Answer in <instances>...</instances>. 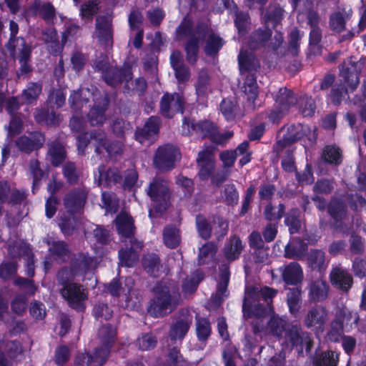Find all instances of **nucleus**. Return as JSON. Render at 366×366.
Here are the masks:
<instances>
[{
    "label": "nucleus",
    "mask_w": 366,
    "mask_h": 366,
    "mask_svg": "<svg viewBox=\"0 0 366 366\" xmlns=\"http://www.w3.org/2000/svg\"><path fill=\"white\" fill-rule=\"evenodd\" d=\"M285 204L280 203L276 211V207L269 202L264 207L263 212L264 218L270 222H278L285 216Z\"/></svg>",
    "instance_id": "8fccbe9b"
},
{
    "label": "nucleus",
    "mask_w": 366,
    "mask_h": 366,
    "mask_svg": "<svg viewBox=\"0 0 366 366\" xmlns=\"http://www.w3.org/2000/svg\"><path fill=\"white\" fill-rule=\"evenodd\" d=\"M191 321L188 318H179L170 326L169 337L172 342H182L189 330Z\"/></svg>",
    "instance_id": "c85d7f7f"
},
{
    "label": "nucleus",
    "mask_w": 366,
    "mask_h": 366,
    "mask_svg": "<svg viewBox=\"0 0 366 366\" xmlns=\"http://www.w3.org/2000/svg\"><path fill=\"white\" fill-rule=\"evenodd\" d=\"M299 112L304 117H311L315 114L316 104L314 99L307 95L300 96L297 99L296 104Z\"/></svg>",
    "instance_id": "de8ad7c7"
},
{
    "label": "nucleus",
    "mask_w": 366,
    "mask_h": 366,
    "mask_svg": "<svg viewBox=\"0 0 366 366\" xmlns=\"http://www.w3.org/2000/svg\"><path fill=\"white\" fill-rule=\"evenodd\" d=\"M48 154L50 157V163L54 167L61 165L66 158L64 147L56 142H54L49 145Z\"/></svg>",
    "instance_id": "58836bf2"
},
{
    "label": "nucleus",
    "mask_w": 366,
    "mask_h": 366,
    "mask_svg": "<svg viewBox=\"0 0 366 366\" xmlns=\"http://www.w3.org/2000/svg\"><path fill=\"white\" fill-rule=\"evenodd\" d=\"M180 157L179 149L172 144L159 146L154 156V165L160 172H168L175 167V162Z\"/></svg>",
    "instance_id": "1a4fd4ad"
},
{
    "label": "nucleus",
    "mask_w": 366,
    "mask_h": 366,
    "mask_svg": "<svg viewBox=\"0 0 366 366\" xmlns=\"http://www.w3.org/2000/svg\"><path fill=\"white\" fill-rule=\"evenodd\" d=\"M302 290L298 287L290 288L287 294V304L290 312L295 317L299 313L302 305Z\"/></svg>",
    "instance_id": "79ce46f5"
},
{
    "label": "nucleus",
    "mask_w": 366,
    "mask_h": 366,
    "mask_svg": "<svg viewBox=\"0 0 366 366\" xmlns=\"http://www.w3.org/2000/svg\"><path fill=\"white\" fill-rule=\"evenodd\" d=\"M322 31L320 28L311 29L309 34V48L310 53L315 56L321 55L322 46L321 45Z\"/></svg>",
    "instance_id": "680f3d73"
},
{
    "label": "nucleus",
    "mask_w": 366,
    "mask_h": 366,
    "mask_svg": "<svg viewBox=\"0 0 366 366\" xmlns=\"http://www.w3.org/2000/svg\"><path fill=\"white\" fill-rule=\"evenodd\" d=\"M66 40V34H64L62 37V43L61 44L56 36V31L54 29L46 40L49 52L54 56L60 55L64 47V43Z\"/></svg>",
    "instance_id": "603ef678"
},
{
    "label": "nucleus",
    "mask_w": 366,
    "mask_h": 366,
    "mask_svg": "<svg viewBox=\"0 0 366 366\" xmlns=\"http://www.w3.org/2000/svg\"><path fill=\"white\" fill-rule=\"evenodd\" d=\"M285 11L284 8L279 4H271L269 6L261 11L262 22L264 25L274 29L276 27L282 24L285 18Z\"/></svg>",
    "instance_id": "f3484780"
},
{
    "label": "nucleus",
    "mask_w": 366,
    "mask_h": 366,
    "mask_svg": "<svg viewBox=\"0 0 366 366\" xmlns=\"http://www.w3.org/2000/svg\"><path fill=\"white\" fill-rule=\"evenodd\" d=\"M220 111L227 121H232L235 119L238 104L234 99H223L219 105Z\"/></svg>",
    "instance_id": "bf43d9fd"
},
{
    "label": "nucleus",
    "mask_w": 366,
    "mask_h": 366,
    "mask_svg": "<svg viewBox=\"0 0 366 366\" xmlns=\"http://www.w3.org/2000/svg\"><path fill=\"white\" fill-rule=\"evenodd\" d=\"M216 127L217 125L209 120L196 121L184 117L182 120V134L187 137L194 135L200 140L209 139L211 141Z\"/></svg>",
    "instance_id": "0eeeda50"
},
{
    "label": "nucleus",
    "mask_w": 366,
    "mask_h": 366,
    "mask_svg": "<svg viewBox=\"0 0 366 366\" xmlns=\"http://www.w3.org/2000/svg\"><path fill=\"white\" fill-rule=\"evenodd\" d=\"M62 174L68 184L74 185L78 184L79 180V173L76 170L74 162H67L62 168Z\"/></svg>",
    "instance_id": "0e129e2a"
},
{
    "label": "nucleus",
    "mask_w": 366,
    "mask_h": 366,
    "mask_svg": "<svg viewBox=\"0 0 366 366\" xmlns=\"http://www.w3.org/2000/svg\"><path fill=\"white\" fill-rule=\"evenodd\" d=\"M305 325L307 328L322 327L325 323L324 310L320 307L311 308L304 320Z\"/></svg>",
    "instance_id": "37998d69"
},
{
    "label": "nucleus",
    "mask_w": 366,
    "mask_h": 366,
    "mask_svg": "<svg viewBox=\"0 0 366 366\" xmlns=\"http://www.w3.org/2000/svg\"><path fill=\"white\" fill-rule=\"evenodd\" d=\"M360 317L357 312L350 310L347 307H343L339 312L337 322L341 328H343L344 326L347 328H352L353 326H357Z\"/></svg>",
    "instance_id": "c03bdc74"
},
{
    "label": "nucleus",
    "mask_w": 366,
    "mask_h": 366,
    "mask_svg": "<svg viewBox=\"0 0 366 366\" xmlns=\"http://www.w3.org/2000/svg\"><path fill=\"white\" fill-rule=\"evenodd\" d=\"M353 56H350L348 65L343 64L340 69V76L342 78L344 83L346 84L352 90L356 89L359 84L358 74L360 69L357 68V62L352 61Z\"/></svg>",
    "instance_id": "6ab92c4d"
},
{
    "label": "nucleus",
    "mask_w": 366,
    "mask_h": 366,
    "mask_svg": "<svg viewBox=\"0 0 366 366\" xmlns=\"http://www.w3.org/2000/svg\"><path fill=\"white\" fill-rule=\"evenodd\" d=\"M98 181L99 184L104 182L106 186L110 187L122 181V175L117 168H109L106 170L104 165H100L98 167Z\"/></svg>",
    "instance_id": "7c9ffc66"
},
{
    "label": "nucleus",
    "mask_w": 366,
    "mask_h": 366,
    "mask_svg": "<svg viewBox=\"0 0 366 366\" xmlns=\"http://www.w3.org/2000/svg\"><path fill=\"white\" fill-rule=\"evenodd\" d=\"M44 142V137L41 134L34 136L33 139L23 135L17 139L16 145L21 152L30 154L33 151L40 149L43 146Z\"/></svg>",
    "instance_id": "b1692460"
},
{
    "label": "nucleus",
    "mask_w": 366,
    "mask_h": 366,
    "mask_svg": "<svg viewBox=\"0 0 366 366\" xmlns=\"http://www.w3.org/2000/svg\"><path fill=\"white\" fill-rule=\"evenodd\" d=\"M61 294L71 308L79 312L85 310L84 302L87 299V295L80 284L71 283L66 287H62Z\"/></svg>",
    "instance_id": "9b49d317"
},
{
    "label": "nucleus",
    "mask_w": 366,
    "mask_h": 366,
    "mask_svg": "<svg viewBox=\"0 0 366 366\" xmlns=\"http://www.w3.org/2000/svg\"><path fill=\"white\" fill-rule=\"evenodd\" d=\"M283 282L287 285L297 286L303 280V271L299 263L292 262L280 267Z\"/></svg>",
    "instance_id": "dca6fc26"
},
{
    "label": "nucleus",
    "mask_w": 366,
    "mask_h": 366,
    "mask_svg": "<svg viewBox=\"0 0 366 366\" xmlns=\"http://www.w3.org/2000/svg\"><path fill=\"white\" fill-rule=\"evenodd\" d=\"M129 81L125 82L123 86V92L124 94L132 96L137 94L139 96H143L147 89V82L144 77L139 76L132 81V86L129 84Z\"/></svg>",
    "instance_id": "3c124183"
},
{
    "label": "nucleus",
    "mask_w": 366,
    "mask_h": 366,
    "mask_svg": "<svg viewBox=\"0 0 366 366\" xmlns=\"http://www.w3.org/2000/svg\"><path fill=\"white\" fill-rule=\"evenodd\" d=\"M320 160L325 164L337 167L343 161L342 151L336 144L325 145L320 154Z\"/></svg>",
    "instance_id": "5701e85b"
},
{
    "label": "nucleus",
    "mask_w": 366,
    "mask_h": 366,
    "mask_svg": "<svg viewBox=\"0 0 366 366\" xmlns=\"http://www.w3.org/2000/svg\"><path fill=\"white\" fill-rule=\"evenodd\" d=\"M186 99L183 94L179 92L163 94L159 102V113L167 119H172L175 114H184Z\"/></svg>",
    "instance_id": "6e6552de"
},
{
    "label": "nucleus",
    "mask_w": 366,
    "mask_h": 366,
    "mask_svg": "<svg viewBox=\"0 0 366 366\" xmlns=\"http://www.w3.org/2000/svg\"><path fill=\"white\" fill-rule=\"evenodd\" d=\"M42 91V85L37 82H30L24 89L21 98L27 104H31L37 100Z\"/></svg>",
    "instance_id": "6e6d98bb"
},
{
    "label": "nucleus",
    "mask_w": 366,
    "mask_h": 366,
    "mask_svg": "<svg viewBox=\"0 0 366 366\" xmlns=\"http://www.w3.org/2000/svg\"><path fill=\"white\" fill-rule=\"evenodd\" d=\"M284 338L287 343L295 348L300 356L304 355V347L307 354H310L314 346L312 335L303 331L300 324L289 323L284 333Z\"/></svg>",
    "instance_id": "423d86ee"
},
{
    "label": "nucleus",
    "mask_w": 366,
    "mask_h": 366,
    "mask_svg": "<svg viewBox=\"0 0 366 366\" xmlns=\"http://www.w3.org/2000/svg\"><path fill=\"white\" fill-rule=\"evenodd\" d=\"M308 266L312 270L321 272L326 269L325 253L322 249H312L307 255Z\"/></svg>",
    "instance_id": "a18cd8bd"
},
{
    "label": "nucleus",
    "mask_w": 366,
    "mask_h": 366,
    "mask_svg": "<svg viewBox=\"0 0 366 366\" xmlns=\"http://www.w3.org/2000/svg\"><path fill=\"white\" fill-rule=\"evenodd\" d=\"M234 16V23L239 35H244L247 33L250 17L247 12L237 10L233 14Z\"/></svg>",
    "instance_id": "e2e57ef3"
},
{
    "label": "nucleus",
    "mask_w": 366,
    "mask_h": 366,
    "mask_svg": "<svg viewBox=\"0 0 366 366\" xmlns=\"http://www.w3.org/2000/svg\"><path fill=\"white\" fill-rule=\"evenodd\" d=\"M116 229L123 237H130L134 234V221L132 216L126 213L119 214L115 219Z\"/></svg>",
    "instance_id": "393cba45"
},
{
    "label": "nucleus",
    "mask_w": 366,
    "mask_h": 366,
    "mask_svg": "<svg viewBox=\"0 0 366 366\" xmlns=\"http://www.w3.org/2000/svg\"><path fill=\"white\" fill-rule=\"evenodd\" d=\"M199 167L198 177L202 181L207 180L215 168V162L212 157V152L208 149L199 151L196 159Z\"/></svg>",
    "instance_id": "2eb2a0df"
},
{
    "label": "nucleus",
    "mask_w": 366,
    "mask_h": 366,
    "mask_svg": "<svg viewBox=\"0 0 366 366\" xmlns=\"http://www.w3.org/2000/svg\"><path fill=\"white\" fill-rule=\"evenodd\" d=\"M93 258L88 254L78 252L71 257L69 267L77 276H84L89 270Z\"/></svg>",
    "instance_id": "412c9836"
},
{
    "label": "nucleus",
    "mask_w": 366,
    "mask_h": 366,
    "mask_svg": "<svg viewBox=\"0 0 366 366\" xmlns=\"http://www.w3.org/2000/svg\"><path fill=\"white\" fill-rule=\"evenodd\" d=\"M89 189L84 187H74L67 192L63 197V204L68 214H81L86 205Z\"/></svg>",
    "instance_id": "9d476101"
},
{
    "label": "nucleus",
    "mask_w": 366,
    "mask_h": 366,
    "mask_svg": "<svg viewBox=\"0 0 366 366\" xmlns=\"http://www.w3.org/2000/svg\"><path fill=\"white\" fill-rule=\"evenodd\" d=\"M244 248V244L242 243L240 237L238 235L234 234L225 243L223 248V254L227 260L233 262L239 258Z\"/></svg>",
    "instance_id": "4be33fe9"
},
{
    "label": "nucleus",
    "mask_w": 366,
    "mask_h": 366,
    "mask_svg": "<svg viewBox=\"0 0 366 366\" xmlns=\"http://www.w3.org/2000/svg\"><path fill=\"white\" fill-rule=\"evenodd\" d=\"M118 256L120 264L127 267H134L139 261V253L132 248H122Z\"/></svg>",
    "instance_id": "5fc2aeb1"
},
{
    "label": "nucleus",
    "mask_w": 366,
    "mask_h": 366,
    "mask_svg": "<svg viewBox=\"0 0 366 366\" xmlns=\"http://www.w3.org/2000/svg\"><path fill=\"white\" fill-rule=\"evenodd\" d=\"M35 121L41 125L57 126L59 124V115L53 108L38 109L34 114Z\"/></svg>",
    "instance_id": "473e14b6"
},
{
    "label": "nucleus",
    "mask_w": 366,
    "mask_h": 366,
    "mask_svg": "<svg viewBox=\"0 0 366 366\" xmlns=\"http://www.w3.org/2000/svg\"><path fill=\"white\" fill-rule=\"evenodd\" d=\"M327 212L334 219L335 225L339 227L347 214L346 205L340 200L331 201L327 205Z\"/></svg>",
    "instance_id": "e433bc0d"
},
{
    "label": "nucleus",
    "mask_w": 366,
    "mask_h": 366,
    "mask_svg": "<svg viewBox=\"0 0 366 366\" xmlns=\"http://www.w3.org/2000/svg\"><path fill=\"white\" fill-rule=\"evenodd\" d=\"M10 37L6 44V48L9 53L10 56L13 59H16L17 55V49L24 47V46H29L26 44V40L23 37H17L16 35L19 32L18 24L11 20L9 22Z\"/></svg>",
    "instance_id": "aec40b11"
},
{
    "label": "nucleus",
    "mask_w": 366,
    "mask_h": 366,
    "mask_svg": "<svg viewBox=\"0 0 366 366\" xmlns=\"http://www.w3.org/2000/svg\"><path fill=\"white\" fill-rule=\"evenodd\" d=\"M285 134L292 143H295L304 137H307L310 144L312 145L316 144L317 139L316 129L312 131L307 124L301 123L292 124L289 126Z\"/></svg>",
    "instance_id": "ddd939ff"
},
{
    "label": "nucleus",
    "mask_w": 366,
    "mask_h": 366,
    "mask_svg": "<svg viewBox=\"0 0 366 366\" xmlns=\"http://www.w3.org/2000/svg\"><path fill=\"white\" fill-rule=\"evenodd\" d=\"M332 285L340 290L347 292L352 287L354 281L352 274L341 268H335L330 274Z\"/></svg>",
    "instance_id": "a211bd4d"
},
{
    "label": "nucleus",
    "mask_w": 366,
    "mask_h": 366,
    "mask_svg": "<svg viewBox=\"0 0 366 366\" xmlns=\"http://www.w3.org/2000/svg\"><path fill=\"white\" fill-rule=\"evenodd\" d=\"M285 224L288 227L290 234L299 233L301 229L300 211L298 208H292L285 214Z\"/></svg>",
    "instance_id": "49530a36"
},
{
    "label": "nucleus",
    "mask_w": 366,
    "mask_h": 366,
    "mask_svg": "<svg viewBox=\"0 0 366 366\" xmlns=\"http://www.w3.org/2000/svg\"><path fill=\"white\" fill-rule=\"evenodd\" d=\"M308 249L307 243L297 238L287 244L285 247V257L289 259H300L306 254Z\"/></svg>",
    "instance_id": "c756f323"
},
{
    "label": "nucleus",
    "mask_w": 366,
    "mask_h": 366,
    "mask_svg": "<svg viewBox=\"0 0 366 366\" xmlns=\"http://www.w3.org/2000/svg\"><path fill=\"white\" fill-rule=\"evenodd\" d=\"M146 191L155 212L161 214L164 213L171 205L172 198L167 181L161 177H154Z\"/></svg>",
    "instance_id": "f03ea898"
},
{
    "label": "nucleus",
    "mask_w": 366,
    "mask_h": 366,
    "mask_svg": "<svg viewBox=\"0 0 366 366\" xmlns=\"http://www.w3.org/2000/svg\"><path fill=\"white\" fill-rule=\"evenodd\" d=\"M329 286L324 281H315L310 285L309 297L314 302H322L328 295Z\"/></svg>",
    "instance_id": "4c0bfd02"
},
{
    "label": "nucleus",
    "mask_w": 366,
    "mask_h": 366,
    "mask_svg": "<svg viewBox=\"0 0 366 366\" xmlns=\"http://www.w3.org/2000/svg\"><path fill=\"white\" fill-rule=\"evenodd\" d=\"M133 78L132 67L129 64H124L121 67L112 66L103 76L106 84L116 88L123 82L130 81Z\"/></svg>",
    "instance_id": "f8f14e48"
},
{
    "label": "nucleus",
    "mask_w": 366,
    "mask_h": 366,
    "mask_svg": "<svg viewBox=\"0 0 366 366\" xmlns=\"http://www.w3.org/2000/svg\"><path fill=\"white\" fill-rule=\"evenodd\" d=\"M338 363V355L335 357V352L327 350L316 354L313 359L315 366H337Z\"/></svg>",
    "instance_id": "13d9d810"
},
{
    "label": "nucleus",
    "mask_w": 366,
    "mask_h": 366,
    "mask_svg": "<svg viewBox=\"0 0 366 366\" xmlns=\"http://www.w3.org/2000/svg\"><path fill=\"white\" fill-rule=\"evenodd\" d=\"M272 28L267 25L254 30L248 39V46L252 50L260 48L268 49L274 52L281 47L284 38L281 32H276L272 38Z\"/></svg>",
    "instance_id": "7ed1b4c3"
},
{
    "label": "nucleus",
    "mask_w": 366,
    "mask_h": 366,
    "mask_svg": "<svg viewBox=\"0 0 366 366\" xmlns=\"http://www.w3.org/2000/svg\"><path fill=\"white\" fill-rule=\"evenodd\" d=\"M295 174V179L300 185H310L314 183L313 169L310 163L306 164L303 171L297 170Z\"/></svg>",
    "instance_id": "69168bd1"
},
{
    "label": "nucleus",
    "mask_w": 366,
    "mask_h": 366,
    "mask_svg": "<svg viewBox=\"0 0 366 366\" xmlns=\"http://www.w3.org/2000/svg\"><path fill=\"white\" fill-rule=\"evenodd\" d=\"M212 335V326L208 318L200 317L196 320V335L199 342L206 344Z\"/></svg>",
    "instance_id": "09e8293b"
},
{
    "label": "nucleus",
    "mask_w": 366,
    "mask_h": 366,
    "mask_svg": "<svg viewBox=\"0 0 366 366\" xmlns=\"http://www.w3.org/2000/svg\"><path fill=\"white\" fill-rule=\"evenodd\" d=\"M142 266L144 270L152 277H158L162 267L159 254L154 252L144 254L142 257Z\"/></svg>",
    "instance_id": "cd10ccee"
},
{
    "label": "nucleus",
    "mask_w": 366,
    "mask_h": 366,
    "mask_svg": "<svg viewBox=\"0 0 366 366\" xmlns=\"http://www.w3.org/2000/svg\"><path fill=\"white\" fill-rule=\"evenodd\" d=\"M329 25L330 29L335 33H341L345 29L346 20L340 11L332 13L330 16Z\"/></svg>",
    "instance_id": "338daca9"
},
{
    "label": "nucleus",
    "mask_w": 366,
    "mask_h": 366,
    "mask_svg": "<svg viewBox=\"0 0 366 366\" xmlns=\"http://www.w3.org/2000/svg\"><path fill=\"white\" fill-rule=\"evenodd\" d=\"M91 137L95 141L94 152L100 158L107 152V138L106 134L101 129L91 131Z\"/></svg>",
    "instance_id": "4d7b16f0"
},
{
    "label": "nucleus",
    "mask_w": 366,
    "mask_h": 366,
    "mask_svg": "<svg viewBox=\"0 0 366 366\" xmlns=\"http://www.w3.org/2000/svg\"><path fill=\"white\" fill-rule=\"evenodd\" d=\"M29 167L33 179L31 192L35 194L41 184V180L48 177L49 172L41 168L40 162L37 159H31Z\"/></svg>",
    "instance_id": "f704fd0d"
},
{
    "label": "nucleus",
    "mask_w": 366,
    "mask_h": 366,
    "mask_svg": "<svg viewBox=\"0 0 366 366\" xmlns=\"http://www.w3.org/2000/svg\"><path fill=\"white\" fill-rule=\"evenodd\" d=\"M204 272L202 269H196L183 281L182 285V291L189 294L196 292L199 283L204 279Z\"/></svg>",
    "instance_id": "a19ab883"
},
{
    "label": "nucleus",
    "mask_w": 366,
    "mask_h": 366,
    "mask_svg": "<svg viewBox=\"0 0 366 366\" xmlns=\"http://www.w3.org/2000/svg\"><path fill=\"white\" fill-rule=\"evenodd\" d=\"M164 245L169 249H176L181 243L180 230L173 224L164 227L162 232Z\"/></svg>",
    "instance_id": "2f4dec72"
},
{
    "label": "nucleus",
    "mask_w": 366,
    "mask_h": 366,
    "mask_svg": "<svg viewBox=\"0 0 366 366\" xmlns=\"http://www.w3.org/2000/svg\"><path fill=\"white\" fill-rule=\"evenodd\" d=\"M109 99L104 96L97 99L94 106L90 109L86 117L92 127L102 126L106 120V111L108 109Z\"/></svg>",
    "instance_id": "4468645a"
},
{
    "label": "nucleus",
    "mask_w": 366,
    "mask_h": 366,
    "mask_svg": "<svg viewBox=\"0 0 366 366\" xmlns=\"http://www.w3.org/2000/svg\"><path fill=\"white\" fill-rule=\"evenodd\" d=\"M274 100L275 105L288 112L290 107L296 104L297 97L292 90L285 87L279 89Z\"/></svg>",
    "instance_id": "c9c22d12"
},
{
    "label": "nucleus",
    "mask_w": 366,
    "mask_h": 366,
    "mask_svg": "<svg viewBox=\"0 0 366 366\" xmlns=\"http://www.w3.org/2000/svg\"><path fill=\"white\" fill-rule=\"evenodd\" d=\"M225 44V41L218 34L211 31L205 40L203 47L205 55L208 57L214 58Z\"/></svg>",
    "instance_id": "bb28decb"
},
{
    "label": "nucleus",
    "mask_w": 366,
    "mask_h": 366,
    "mask_svg": "<svg viewBox=\"0 0 366 366\" xmlns=\"http://www.w3.org/2000/svg\"><path fill=\"white\" fill-rule=\"evenodd\" d=\"M196 227L199 236L208 240L212 237V227L209 220L202 214H197L195 218Z\"/></svg>",
    "instance_id": "052dcab7"
},
{
    "label": "nucleus",
    "mask_w": 366,
    "mask_h": 366,
    "mask_svg": "<svg viewBox=\"0 0 366 366\" xmlns=\"http://www.w3.org/2000/svg\"><path fill=\"white\" fill-rule=\"evenodd\" d=\"M192 362L181 353L178 347H172L168 350L166 358L167 366H186Z\"/></svg>",
    "instance_id": "864d4df0"
},
{
    "label": "nucleus",
    "mask_w": 366,
    "mask_h": 366,
    "mask_svg": "<svg viewBox=\"0 0 366 366\" xmlns=\"http://www.w3.org/2000/svg\"><path fill=\"white\" fill-rule=\"evenodd\" d=\"M117 335V330L112 325L107 323L101 327L99 332L100 345L94 350L92 355L94 366H102L106 362L115 344Z\"/></svg>",
    "instance_id": "39448f33"
},
{
    "label": "nucleus",
    "mask_w": 366,
    "mask_h": 366,
    "mask_svg": "<svg viewBox=\"0 0 366 366\" xmlns=\"http://www.w3.org/2000/svg\"><path fill=\"white\" fill-rule=\"evenodd\" d=\"M352 272L360 280L366 277V256L355 257L352 260Z\"/></svg>",
    "instance_id": "774afa93"
},
{
    "label": "nucleus",
    "mask_w": 366,
    "mask_h": 366,
    "mask_svg": "<svg viewBox=\"0 0 366 366\" xmlns=\"http://www.w3.org/2000/svg\"><path fill=\"white\" fill-rule=\"evenodd\" d=\"M238 65L242 74L257 73L260 68L257 59L247 51H240L238 55Z\"/></svg>",
    "instance_id": "a878e982"
},
{
    "label": "nucleus",
    "mask_w": 366,
    "mask_h": 366,
    "mask_svg": "<svg viewBox=\"0 0 366 366\" xmlns=\"http://www.w3.org/2000/svg\"><path fill=\"white\" fill-rule=\"evenodd\" d=\"M18 49V59L20 66L16 71V75L19 78L25 76L29 73L32 71V66L29 64L31 56V46H24V47L19 48Z\"/></svg>",
    "instance_id": "72a5a7b5"
},
{
    "label": "nucleus",
    "mask_w": 366,
    "mask_h": 366,
    "mask_svg": "<svg viewBox=\"0 0 366 366\" xmlns=\"http://www.w3.org/2000/svg\"><path fill=\"white\" fill-rule=\"evenodd\" d=\"M175 34L179 40L189 37L184 44L186 60L190 65H195L198 60L200 39L194 33L192 21L183 19L176 28Z\"/></svg>",
    "instance_id": "20e7f679"
},
{
    "label": "nucleus",
    "mask_w": 366,
    "mask_h": 366,
    "mask_svg": "<svg viewBox=\"0 0 366 366\" xmlns=\"http://www.w3.org/2000/svg\"><path fill=\"white\" fill-rule=\"evenodd\" d=\"M78 218L76 214L64 213L59 219L58 225L64 236H71L77 229Z\"/></svg>",
    "instance_id": "ea45409f"
},
{
    "label": "nucleus",
    "mask_w": 366,
    "mask_h": 366,
    "mask_svg": "<svg viewBox=\"0 0 366 366\" xmlns=\"http://www.w3.org/2000/svg\"><path fill=\"white\" fill-rule=\"evenodd\" d=\"M152 291L154 297L149 301L147 308L151 317H164L178 307L181 295L177 285L160 280L155 283Z\"/></svg>",
    "instance_id": "f257e3e1"
}]
</instances>
